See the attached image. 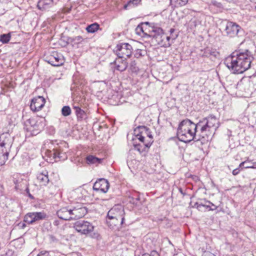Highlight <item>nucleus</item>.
Listing matches in <instances>:
<instances>
[{
    "mask_svg": "<svg viewBox=\"0 0 256 256\" xmlns=\"http://www.w3.org/2000/svg\"><path fill=\"white\" fill-rule=\"evenodd\" d=\"M204 201L205 204L200 202H196L195 203L194 206L196 207L198 210H203L202 208H208L209 210L212 211L217 209L218 206L210 201L206 200V199H204Z\"/></svg>",
    "mask_w": 256,
    "mask_h": 256,
    "instance_id": "18",
    "label": "nucleus"
},
{
    "mask_svg": "<svg viewBox=\"0 0 256 256\" xmlns=\"http://www.w3.org/2000/svg\"><path fill=\"white\" fill-rule=\"evenodd\" d=\"M94 230V226L87 221H83L81 224V234H89L92 236V234Z\"/></svg>",
    "mask_w": 256,
    "mask_h": 256,
    "instance_id": "23",
    "label": "nucleus"
},
{
    "mask_svg": "<svg viewBox=\"0 0 256 256\" xmlns=\"http://www.w3.org/2000/svg\"><path fill=\"white\" fill-rule=\"evenodd\" d=\"M177 134L178 138L182 142L187 143L192 140L197 141L196 124L188 119L183 120L180 122Z\"/></svg>",
    "mask_w": 256,
    "mask_h": 256,
    "instance_id": "3",
    "label": "nucleus"
},
{
    "mask_svg": "<svg viewBox=\"0 0 256 256\" xmlns=\"http://www.w3.org/2000/svg\"><path fill=\"white\" fill-rule=\"evenodd\" d=\"M146 51L140 49H137L134 52V56L137 58H140L144 56Z\"/></svg>",
    "mask_w": 256,
    "mask_h": 256,
    "instance_id": "35",
    "label": "nucleus"
},
{
    "mask_svg": "<svg viewBox=\"0 0 256 256\" xmlns=\"http://www.w3.org/2000/svg\"><path fill=\"white\" fill-rule=\"evenodd\" d=\"M106 224L110 228H113L114 226H118V224L120 225V220H109L106 218Z\"/></svg>",
    "mask_w": 256,
    "mask_h": 256,
    "instance_id": "33",
    "label": "nucleus"
},
{
    "mask_svg": "<svg viewBox=\"0 0 256 256\" xmlns=\"http://www.w3.org/2000/svg\"><path fill=\"white\" fill-rule=\"evenodd\" d=\"M124 208L120 205H117L112 208L108 212L107 218L109 220H120V226L124 222Z\"/></svg>",
    "mask_w": 256,
    "mask_h": 256,
    "instance_id": "8",
    "label": "nucleus"
},
{
    "mask_svg": "<svg viewBox=\"0 0 256 256\" xmlns=\"http://www.w3.org/2000/svg\"><path fill=\"white\" fill-rule=\"evenodd\" d=\"M42 118H30L24 122V128L32 136H36L40 133L44 126Z\"/></svg>",
    "mask_w": 256,
    "mask_h": 256,
    "instance_id": "5",
    "label": "nucleus"
},
{
    "mask_svg": "<svg viewBox=\"0 0 256 256\" xmlns=\"http://www.w3.org/2000/svg\"><path fill=\"white\" fill-rule=\"evenodd\" d=\"M74 228L78 232H80V223L78 222L75 223Z\"/></svg>",
    "mask_w": 256,
    "mask_h": 256,
    "instance_id": "48",
    "label": "nucleus"
},
{
    "mask_svg": "<svg viewBox=\"0 0 256 256\" xmlns=\"http://www.w3.org/2000/svg\"><path fill=\"white\" fill-rule=\"evenodd\" d=\"M49 254L48 252H41L37 256H48Z\"/></svg>",
    "mask_w": 256,
    "mask_h": 256,
    "instance_id": "50",
    "label": "nucleus"
},
{
    "mask_svg": "<svg viewBox=\"0 0 256 256\" xmlns=\"http://www.w3.org/2000/svg\"><path fill=\"white\" fill-rule=\"evenodd\" d=\"M190 22H192V24H193V25L194 26H196L197 25V22L196 20H193L192 18H191Z\"/></svg>",
    "mask_w": 256,
    "mask_h": 256,
    "instance_id": "54",
    "label": "nucleus"
},
{
    "mask_svg": "<svg viewBox=\"0 0 256 256\" xmlns=\"http://www.w3.org/2000/svg\"><path fill=\"white\" fill-rule=\"evenodd\" d=\"M11 38L10 33L2 34L0 35V42L2 44H7L10 40Z\"/></svg>",
    "mask_w": 256,
    "mask_h": 256,
    "instance_id": "32",
    "label": "nucleus"
},
{
    "mask_svg": "<svg viewBox=\"0 0 256 256\" xmlns=\"http://www.w3.org/2000/svg\"><path fill=\"white\" fill-rule=\"evenodd\" d=\"M244 168H256V162H252V165H246L244 166Z\"/></svg>",
    "mask_w": 256,
    "mask_h": 256,
    "instance_id": "47",
    "label": "nucleus"
},
{
    "mask_svg": "<svg viewBox=\"0 0 256 256\" xmlns=\"http://www.w3.org/2000/svg\"><path fill=\"white\" fill-rule=\"evenodd\" d=\"M174 32H175V30L174 28H170V36H172V35H174L176 34H177L176 33H174Z\"/></svg>",
    "mask_w": 256,
    "mask_h": 256,
    "instance_id": "53",
    "label": "nucleus"
},
{
    "mask_svg": "<svg viewBox=\"0 0 256 256\" xmlns=\"http://www.w3.org/2000/svg\"><path fill=\"white\" fill-rule=\"evenodd\" d=\"M132 46L128 43H122L118 44L114 50L118 58H124L125 60L132 56Z\"/></svg>",
    "mask_w": 256,
    "mask_h": 256,
    "instance_id": "7",
    "label": "nucleus"
},
{
    "mask_svg": "<svg viewBox=\"0 0 256 256\" xmlns=\"http://www.w3.org/2000/svg\"><path fill=\"white\" fill-rule=\"evenodd\" d=\"M202 56L209 58L210 57V48H206L204 49V53L202 54Z\"/></svg>",
    "mask_w": 256,
    "mask_h": 256,
    "instance_id": "45",
    "label": "nucleus"
},
{
    "mask_svg": "<svg viewBox=\"0 0 256 256\" xmlns=\"http://www.w3.org/2000/svg\"><path fill=\"white\" fill-rule=\"evenodd\" d=\"M222 26V32L224 36L230 38L238 36V34L242 30L238 24L233 22L227 21Z\"/></svg>",
    "mask_w": 256,
    "mask_h": 256,
    "instance_id": "6",
    "label": "nucleus"
},
{
    "mask_svg": "<svg viewBox=\"0 0 256 256\" xmlns=\"http://www.w3.org/2000/svg\"><path fill=\"white\" fill-rule=\"evenodd\" d=\"M139 199L140 198H136L137 200H139Z\"/></svg>",
    "mask_w": 256,
    "mask_h": 256,
    "instance_id": "60",
    "label": "nucleus"
},
{
    "mask_svg": "<svg viewBox=\"0 0 256 256\" xmlns=\"http://www.w3.org/2000/svg\"><path fill=\"white\" fill-rule=\"evenodd\" d=\"M210 58H216L218 56L219 52L216 49L210 48Z\"/></svg>",
    "mask_w": 256,
    "mask_h": 256,
    "instance_id": "38",
    "label": "nucleus"
},
{
    "mask_svg": "<svg viewBox=\"0 0 256 256\" xmlns=\"http://www.w3.org/2000/svg\"><path fill=\"white\" fill-rule=\"evenodd\" d=\"M147 136V138H148V140H146V142H148V141H151L152 142H152H153L152 136V135L151 134H150V132H149V129L148 128V136Z\"/></svg>",
    "mask_w": 256,
    "mask_h": 256,
    "instance_id": "49",
    "label": "nucleus"
},
{
    "mask_svg": "<svg viewBox=\"0 0 256 256\" xmlns=\"http://www.w3.org/2000/svg\"><path fill=\"white\" fill-rule=\"evenodd\" d=\"M48 172L46 170L38 171L36 174V180L41 186H46L49 182Z\"/></svg>",
    "mask_w": 256,
    "mask_h": 256,
    "instance_id": "15",
    "label": "nucleus"
},
{
    "mask_svg": "<svg viewBox=\"0 0 256 256\" xmlns=\"http://www.w3.org/2000/svg\"><path fill=\"white\" fill-rule=\"evenodd\" d=\"M71 160L72 162L76 164V166H78L79 162H80V158L78 156H74L72 158Z\"/></svg>",
    "mask_w": 256,
    "mask_h": 256,
    "instance_id": "42",
    "label": "nucleus"
},
{
    "mask_svg": "<svg viewBox=\"0 0 256 256\" xmlns=\"http://www.w3.org/2000/svg\"><path fill=\"white\" fill-rule=\"evenodd\" d=\"M141 0H130L124 6V10H128L130 8H132L138 6L140 3Z\"/></svg>",
    "mask_w": 256,
    "mask_h": 256,
    "instance_id": "30",
    "label": "nucleus"
},
{
    "mask_svg": "<svg viewBox=\"0 0 256 256\" xmlns=\"http://www.w3.org/2000/svg\"><path fill=\"white\" fill-rule=\"evenodd\" d=\"M71 113V110L69 106H64L62 109V116H67Z\"/></svg>",
    "mask_w": 256,
    "mask_h": 256,
    "instance_id": "36",
    "label": "nucleus"
},
{
    "mask_svg": "<svg viewBox=\"0 0 256 256\" xmlns=\"http://www.w3.org/2000/svg\"><path fill=\"white\" fill-rule=\"evenodd\" d=\"M100 28V26L98 24L95 22L91 24L88 25L86 28V30L88 33H94L96 31H97Z\"/></svg>",
    "mask_w": 256,
    "mask_h": 256,
    "instance_id": "29",
    "label": "nucleus"
},
{
    "mask_svg": "<svg viewBox=\"0 0 256 256\" xmlns=\"http://www.w3.org/2000/svg\"><path fill=\"white\" fill-rule=\"evenodd\" d=\"M218 126V122L215 116L210 115L202 118L196 124L198 136L196 140L200 141L202 144L208 142Z\"/></svg>",
    "mask_w": 256,
    "mask_h": 256,
    "instance_id": "2",
    "label": "nucleus"
},
{
    "mask_svg": "<svg viewBox=\"0 0 256 256\" xmlns=\"http://www.w3.org/2000/svg\"><path fill=\"white\" fill-rule=\"evenodd\" d=\"M74 214L72 212L71 210H68L66 208H63L57 212V215L58 217L63 220H70L72 219H76V216L74 217L72 216V215H74Z\"/></svg>",
    "mask_w": 256,
    "mask_h": 256,
    "instance_id": "16",
    "label": "nucleus"
},
{
    "mask_svg": "<svg viewBox=\"0 0 256 256\" xmlns=\"http://www.w3.org/2000/svg\"><path fill=\"white\" fill-rule=\"evenodd\" d=\"M9 152L0 150V166L4 165L7 160L8 159V156Z\"/></svg>",
    "mask_w": 256,
    "mask_h": 256,
    "instance_id": "28",
    "label": "nucleus"
},
{
    "mask_svg": "<svg viewBox=\"0 0 256 256\" xmlns=\"http://www.w3.org/2000/svg\"><path fill=\"white\" fill-rule=\"evenodd\" d=\"M76 74H75L74 75V78H76Z\"/></svg>",
    "mask_w": 256,
    "mask_h": 256,
    "instance_id": "58",
    "label": "nucleus"
},
{
    "mask_svg": "<svg viewBox=\"0 0 256 256\" xmlns=\"http://www.w3.org/2000/svg\"><path fill=\"white\" fill-rule=\"evenodd\" d=\"M118 62L117 60H116L114 62L115 64H116V70L120 71V72H124L128 67V63L125 60H120V64H118Z\"/></svg>",
    "mask_w": 256,
    "mask_h": 256,
    "instance_id": "27",
    "label": "nucleus"
},
{
    "mask_svg": "<svg viewBox=\"0 0 256 256\" xmlns=\"http://www.w3.org/2000/svg\"><path fill=\"white\" fill-rule=\"evenodd\" d=\"M252 162L251 160H247L244 162H242L240 165H239V167L240 168H244V166H246V165H252Z\"/></svg>",
    "mask_w": 256,
    "mask_h": 256,
    "instance_id": "39",
    "label": "nucleus"
},
{
    "mask_svg": "<svg viewBox=\"0 0 256 256\" xmlns=\"http://www.w3.org/2000/svg\"><path fill=\"white\" fill-rule=\"evenodd\" d=\"M88 118V114L84 110H81V121L86 120Z\"/></svg>",
    "mask_w": 256,
    "mask_h": 256,
    "instance_id": "43",
    "label": "nucleus"
},
{
    "mask_svg": "<svg viewBox=\"0 0 256 256\" xmlns=\"http://www.w3.org/2000/svg\"><path fill=\"white\" fill-rule=\"evenodd\" d=\"M12 144V138L8 133L0 135V150L9 152Z\"/></svg>",
    "mask_w": 256,
    "mask_h": 256,
    "instance_id": "12",
    "label": "nucleus"
},
{
    "mask_svg": "<svg viewBox=\"0 0 256 256\" xmlns=\"http://www.w3.org/2000/svg\"><path fill=\"white\" fill-rule=\"evenodd\" d=\"M184 13L187 15H190V16H194L196 17L197 14L198 12L194 10L186 8L184 10Z\"/></svg>",
    "mask_w": 256,
    "mask_h": 256,
    "instance_id": "37",
    "label": "nucleus"
},
{
    "mask_svg": "<svg viewBox=\"0 0 256 256\" xmlns=\"http://www.w3.org/2000/svg\"><path fill=\"white\" fill-rule=\"evenodd\" d=\"M149 26H150V24L148 22H146L138 25L136 28V34L142 36L148 37Z\"/></svg>",
    "mask_w": 256,
    "mask_h": 256,
    "instance_id": "19",
    "label": "nucleus"
},
{
    "mask_svg": "<svg viewBox=\"0 0 256 256\" xmlns=\"http://www.w3.org/2000/svg\"><path fill=\"white\" fill-rule=\"evenodd\" d=\"M163 32V30L162 28L152 26H149L148 27V37L152 38V40L154 39L156 36L162 34Z\"/></svg>",
    "mask_w": 256,
    "mask_h": 256,
    "instance_id": "22",
    "label": "nucleus"
},
{
    "mask_svg": "<svg viewBox=\"0 0 256 256\" xmlns=\"http://www.w3.org/2000/svg\"><path fill=\"white\" fill-rule=\"evenodd\" d=\"M129 70L132 73H137L139 70L138 68L136 66V63L134 60H132L130 64Z\"/></svg>",
    "mask_w": 256,
    "mask_h": 256,
    "instance_id": "34",
    "label": "nucleus"
},
{
    "mask_svg": "<svg viewBox=\"0 0 256 256\" xmlns=\"http://www.w3.org/2000/svg\"><path fill=\"white\" fill-rule=\"evenodd\" d=\"M70 43L74 49H78L80 44V37L77 36L72 38L70 41Z\"/></svg>",
    "mask_w": 256,
    "mask_h": 256,
    "instance_id": "31",
    "label": "nucleus"
},
{
    "mask_svg": "<svg viewBox=\"0 0 256 256\" xmlns=\"http://www.w3.org/2000/svg\"><path fill=\"white\" fill-rule=\"evenodd\" d=\"M109 187L110 184L106 180L100 178L94 182L93 186V189L96 192L106 193L108 192Z\"/></svg>",
    "mask_w": 256,
    "mask_h": 256,
    "instance_id": "14",
    "label": "nucleus"
},
{
    "mask_svg": "<svg viewBox=\"0 0 256 256\" xmlns=\"http://www.w3.org/2000/svg\"><path fill=\"white\" fill-rule=\"evenodd\" d=\"M254 58L248 50L244 52L235 51L226 58L224 64L234 74H242L248 70Z\"/></svg>",
    "mask_w": 256,
    "mask_h": 256,
    "instance_id": "1",
    "label": "nucleus"
},
{
    "mask_svg": "<svg viewBox=\"0 0 256 256\" xmlns=\"http://www.w3.org/2000/svg\"><path fill=\"white\" fill-rule=\"evenodd\" d=\"M102 160V158H99L92 155H89L86 158V162L88 164H95L97 166L101 164Z\"/></svg>",
    "mask_w": 256,
    "mask_h": 256,
    "instance_id": "24",
    "label": "nucleus"
},
{
    "mask_svg": "<svg viewBox=\"0 0 256 256\" xmlns=\"http://www.w3.org/2000/svg\"><path fill=\"white\" fill-rule=\"evenodd\" d=\"M3 256H17V254L16 252L12 250H8L6 251V254Z\"/></svg>",
    "mask_w": 256,
    "mask_h": 256,
    "instance_id": "40",
    "label": "nucleus"
},
{
    "mask_svg": "<svg viewBox=\"0 0 256 256\" xmlns=\"http://www.w3.org/2000/svg\"><path fill=\"white\" fill-rule=\"evenodd\" d=\"M9 0H0V2L4 6V4L7 3Z\"/></svg>",
    "mask_w": 256,
    "mask_h": 256,
    "instance_id": "56",
    "label": "nucleus"
},
{
    "mask_svg": "<svg viewBox=\"0 0 256 256\" xmlns=\"http://www.w3.org/2000/svg\"><path fill=\"white\" fill-rule=\"evenodd\" d=\"M54 225H56V226L58 225V221H57V220H55V221L54 222Z\"/></svg>",
    "mask_w": 256,
    "mask_h": 256,
    "instance_id": "57",
    "label": "nucleus"
},
{
    "mask_svg": "<svg viewBox=\"0 0 256 256\" xmlns=\"http://www.w3.org/2000/svg\"><path fill=\"white\" fill-rule=\"evenodd\" d=\"M46 103V100L43 96H38L32 100L30 105V110L33 112H38L42 110Z\"/></svg>",
    "mask_w": 256,
    "mask_h": 256,
    "instance_id": "13",
    "label": "nucleus"
},
{
    "mask_svg": "<svg viewBox=\"0 0 256 256\" xmlns=\"http://www.w3.org/2000/svg\"><path fill=\"white\" fill-rule=\"evenodd\" d=\"M242 168H240L238 166V168H236V169L233 170V171L232 172V174L234 176L238 175L240 173V172L241 170H242Z\"/></svg>",
    "mask_w": 256,
    "mask_h": 256,
    "instance_id": "46",
    "label": "nucleus"
},
{
    "mask_svg": "<svg viewBox=\"0 0 256 256\" xmlns=\"http://www.w3.org/2000/svg\"><path fill=\"white\" fill-rule=\"evenodd\" d=\"M142 256H160V254L156 250H152L150 254L146 253L143 254Z\"/></svg>",
    "mask_w": 256,
    "mask_h": 256,
    "instance_id": "41",
    "label": "nucleus"
},
{
    "mask_svg": "<svg viewBox=\"0 0 256 256\" xmlns=\"http://www.w3.org/2000/svg\"><path fill=\"white\" fill-rule=\"evenodd\" d=\"M58 0H39L37 6L38 9L44 10L52 7Z\"/></svg>",
    "mask_w": 256,
    "mask_h": 256,
    "instance_id": "20",
    "label": "nucleus"
},
{
    "mask_svg": "<svg viewBox=\"0 0 256 256\" xmlns=\"http://www.w3.org/2000/svg\"><path fill=\"white\" fill-rule=\"evenodd\" d=\"M178 191L183 196H184L186 194V193L183 191V190L182 189V188H179Z\"/></svg>",
    "mask_w": 256,
    "mask_h": 256,
    "instance_id": "55",
    "label": "nucleus"
},
{
    "mask_svg": "<svg viewBox=\"0 0 256 256\" xmlns=\"http://www.w3.org/2000/svg\"><path fill=\"white\" fill-rule=\"evenodd\" d=\"M88 212V209L86 206H81V216H84Z\"/></svg>",
    "mask_w": 256,
    "mask_h": 256,
    "instance_id": "44",
    "label": "nucleus"
},
{
    "mask_svg": "<svg viewBox=\"0 0 256 256\" xmlns=\"http://www.w3.org/2000/svg\"><path fill=\"white\" fill-rule=\"evenodd\" d=\"M178 36V34L172 36H167L163 32L162 34L156 36L152 41L160 46L168 48L171 46L172 43L177 38Z\"/></svg>",
    "mask_w": 256,
    "mask_h": 256,
    "instance_id": "9",
    "label": "nucleus"
},
{
    "mask_svg": "<svg viewBox=\"0 0 256 256\" xmlns=\"http://www.w3.org/2000/svg\"><path fill=\"white\" fill-rule=\"evenodd\" d=\"M26 192L27 193V194H28V196L31 199H34V197L30 194V190L28 188H26Z\"/></svg>",
    "mask_w": 256,
    "mask_h": 256,
    "instance_id": "52",
    "label": "nucleus"
},
{
    "mask_svg": "<svg viewBox=\"0 0 256 256\" xmlns=\"http://www.w3.org/2000/svg\"><path fill=\"white\" fill-rule=\"evenodd\" d=\"M46 218V214L44 212H31L24 216V221L28 224H32L35 222L44 220Z\"/></svg>",
    "mask_w": 256,
    "mask_h": 256,
    "instance_id": "10",
    "label": "nucleus"
},
{
    "mask_svg": "<svg viewBox=\"0 0 256 256\" xmlns=\"http://www.w3.org/2000/svg\"><path fill=\"white\" fill-rule=\"evenodd\" d=\"M172 8H180L185 6L188 0H170Z\"/></svg>",
    "mask_w": 256,
    "mask_h": 256,
    "instance_id": "25",
    "label": "nucleus"
},
{
    "mask_svg": "<svg viewBox=\"0 0 256 256\" xmlns=\"http://www.w3.org/2000/svg\"><path fill=\"white\" fill-rule=\"evenodd\" d=\"M22 227H24L26 226V224H22Z\"/></svg>",
    "mask_w": 256,
    "mask_h": 256,
    "instance_id": "59",
    "label": "nucleus"
},
{
    "mask_svg": "<svg viewBox=\"0 0 256 256\" xmlns=\"http://www.w3.org/2000/svg\"><path fill=\"white\" fill-rule=\"evenodd\" d=\"M140 143L138 144H134V149L138 151L140 154L146 152L152 145V142L148 141L146 142L145 139L142 141H140Z\"/></svg>",
    "mask_w": 256,
    "mask_h": 256,
    "instance_id": "21",
    "label": "nucleus"
},
{
    "mask_svg": "<svg viewBox=\"0 0 256 256\" xmlns=\"http://www.w3.org/2000/svg\"><path fill=\"white\" fill-rule=\"evenodd\" d=\"M74 103L72 104V108L75 110V113L77 116L78 118H79V114H80V104L79 102L80 100V97L76 96L74 98Z\"/></svg>",
    "mask_w": 256,
    "mask_h": 256,
    "instance_id": "26",
    "label": "nucleus"
},
{
    "mask_svg": "<svg viewBox=\"0 0 256 256\" xmlns=\"http://www.w3.org/2000/svg\"><path fill=\"white\" fill-rule=\"evenodd\" d=\"M202 256H216L210 252H204Z\"/></svg>",
    "mask_w": 256,
    "mask_h": 256,
    "instance_id": "51",
    "label": "nucleus"
},
{
    "mask_svg": "<svg viewBox=\"0 0 256 256\" xmlns=\"http://www.w3.org/2000/svg\"><path fill=\"white\" fill-rule=\"evenodd\" d=\"M52 146L50 147V149L47 150L46 152V156L50 158V160H54L56 162L60 160H64L67 158V155L65 152L62 150L61 146L56 144L54 145L52 144Z\"/></svg>",
    "mask_w": 256,
    "mask_h": 256,
    "instance_id": "4",
    "label": "nucleus"
},
{
    "mask_svg": "<svg viewBox=\"0 0 256 256\" xmlns=\"http://www.w3.org/2000/svg\"><path fill=\"white\" fill-rule=\"evenodd\" d=\"M46 61L52 66H58L64 64V59L62 54L54 52L46 58Z\"/></svg>",
    "mask_w": 256,
    "mask_h": 256,
    "instance_id": "11",
    "label": "nucleus"
},
{
    "mask_svg": "<svg viewBox=\"0 0 256 256\" xmlns=\"http://www.w3.org/2000/svg\"><path fill=\"white\" fill-rule=\"evenodd\" d=\"M134 134L140 141H142L146 138V136H148V128L145 126H138L134 128Z\"/></svg>",
    "mask_w": 256,
    "mask_h": 256,
    "instance_id": "17",
    "label": "nucleus"
}]
</instances>
